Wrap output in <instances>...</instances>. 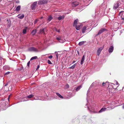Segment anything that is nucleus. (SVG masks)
Here are the masks:
<instances>
[{
    "mask_svg": "<svg viewBox=\"0 0 124 124\" xmlns=\"http://www.w3.org/2000/svg\"><path fill=\"white\" fill-rule=\"evenodd\" d=\"M39 20V19H36L35 20V21H34V23L35 24L36 23H37V22Z\"/></svg>",
    "mask_w": 124,
    "mask_h": 124,
    "instance_id": "nucleus-39",
    "label": "nucleus"
},
{
    "mask_svg": "<svg viewBox=\"0 0 124 124\" xmlns=\"http://www.w3.org/2000/svg\"><path fill=\"white\" fill-rule=\"evenodd\" d=\"M78 5V2L75 1L73 2L72 4V6L73 7H75Z\"/></svg>",
    "mask_w": 124,
    "mask_h": 124,
    "instance_id": "nucleus-16",
    "label": "nucleus"
},
{
    "mask_svg": "<svg viewBox=\"0 0 124 124\" xmlns=\"http://www.w3.org/2000/svg\"><path fill=\"white\" fill-rule=\"evenodd\" d=\"M53 18L51 16H49L48 17V20L49 21H50Z\"/></svg>",
    "mask_w": 124,
    "mask_h": 124,
    "instance_id": "nucleus-27",
    "label": "nucleus"
},
{
    "mask_svg": "<svg viewBox=\"0 0 124 124\" xmlns=\"http://www.w3.org/2000/svg\"><path fill=\"white\" fill-rule=\"evenodd\" d=\"M121 4V3L120 1H118L116 3L114 4L113 7V9H116L118 8Z\"/></svg>",
    "mask_w": 124,
    "mask_h": 124,
    "instance_id": "nucleus-5",
    "label": "nucleus"
},
{
    "mask_svg": "<svg viewBox=\"0 0 124 124\" xmlns=\"http://www.w3.org/2000/svg\"><path fill=\"white\" fill-rule=\"evenodd\" d=\"M114 46L113 45L111 46L108 48V51L109 53H111L112 52L114 49Z\"/></svg>",
    "mask_w": 124,
    "mask_h": 124,
    "instance_id": "nucleus-13",
    "label": "nucleus"
},
{
    "mask_svg": "<svg viewBox=\"0 0 124 124\" xmlns=\"http://www.w3.org/2000/svg\"><path fill=\"white\" fill-rule=\"evenodd\" d=\"M21 6L20 5L18 6L16 8V10L17 12L19 11L20 9Z\"/></svg>",
    "mask_w": 124,
    "mask_h": 124,
    "instance_id": "nucleus-21",
    "label": "nucleus"
},
{
    "mask_svg": "<svg viewBox=\"0 0 124 124\" xmlns=\"http://www.w3.org/2000/svg\"><path fill=\"white\" fill-rule=\"evenodd\" d=\"M78 90V87L76 88V90Z\"/></svg>",
    "mask_w": 124,
    "mask_h": 124,
    "instance_id": "nucleus-53",
    "label": "nucleus"
},
{
    "mask_svg": "<svg viewBox=\"0 0 124 124\" xmlns=\"http://www.w3.org/2000/svg\"><path fill=\"white\" fill-rule=\"evenodd\" d=\"M82 87V85H80L78 86V90H79Z\"/></svg>",
    "mask_w": 124,
    "mask_h": 124,
    "instance_id": "nucleus-38",
    "label": "nucleus"
},
{
    "mask_svg": "<svg viewBox=\"0 0 124 124\" xmlns=\"http://www.w3.org/2000/svg\"><path fill=\"white\" fill-rule=\"evenodd\" d=\"M104 47V46L102 47H101L100 48H99L97 50V54L98 56H99L100 55L101 51L103 49Z\"/></svg>",
    "mask_w": 124,
    "mask_h": 124,
    "instance_id": "nucleus-10",
    "label": "nucleus"
},
{
    "mask_svg": "<svg viewBox=\"0 0 124 124\" xmlns=\"http://www.w3.org/2000/svg\"><path fill=\"white\" fill-rule=\"evenodd\" d=\"M8 85V83H7L6 84H5L4 85V86H7Z\"/></svg>",
    "mask_w": 124,
    "mask_h": 124,
    "instance_id": "nucleus-48",
    "label": "nucleus"
},
{
    "mask_svg": "<svg viewBox=\"0 0 124 124\" xmlns=\"http://www.w3.org/2000/svg\"><path fill=\"white\" fill-rule=\"evenodd\" d=\"M84 59H85V56H84V55L82 58V59L81 60V61L80 62V63L81 65L83 64V62L84 60Z\"/></svg>",
    "mask_w": 124,
    "mask_h": 124,
    "instance_id": "nucleus-20",
    "label": "nucleus"
},
{
    "mask_svg": "<svg viewBox=\"0 0 124 124\" xmlns=\"http://www.w3.org/2000/svg\"><path fill=\"white\" fill-rule=\"evenodd\" d=\"M119 16H120L121 20V23H123L124 22V11H121L119 14Z\"/></svg>",
    "mask_w": 124,
    "mask_h": 124,
    "instance_id": "nucleus-3",
    "label": "nucleus"
},
{
    "mask_svg": "<svg viewBox=\"0 0 124 124\" xmlns=\"http://www.w3.org/2000/svg\"><path fill=\"white\" fill-rule=\"evenodd\" d=\"M64 18V17H63L62 16H60L58 17V19L59 20H60L62 19V18Z\"/></svg>",
    "mask_w": 124,
    "mask_h": 124,
    "instance_id": "nucleus-33",
    "label": "nucleus"
},
{
    "mask_svg": "<svg viewBox=\"0 0 124 124\" xmlns=\"http://www.w3.org/2000/svg\"><path fill=\"white\" fill-rule=\"evenodd\" d=\"M27 27L26 28H25L23 30V33L24 34H25L26 32V29Z\"/></svg>",
    "mask_w": 124,
    "mask_h": 124,
    "instance_id": "nucleus-32",
    "label": "nucleus"
},
{
    "mask_svg": "<svg viewBox=\"0 0 124 124\" xmlns=\"http://www.w3.org/2000/svg\"><path fill=\"white\" fill-rule=\"evenodd\" d=\"M56 39L60 42L62 43L64 42V41L62 39V37L61 36H59L58 37H57Z\"/></svg>",
    "mask_w": 124,
    "mask_h": 124,
    "instance_id": "nucleus-14",
    "label": "nucleus"
},
{
    "mask_svg": "<svg viewBox=\"0 0 124 124\" xmlns=\"http://www.w3.org/2000/svg\"><path fill=\"white\" fill-rule=\"evenodd\" d=\"M95 83L93 82L90 86L89 89L91 88L92 87L93 85Z\"/></svg>",
    "mask_w": 124,
    "mask_h": 124,
    "instance_id": "nucleus-37",
    "label": "nucleus"
},
{
    "mask_svg": "<svg viewBox=\"0 0 124 124\" xmlns=\"http://www.w3.org/2000/svg\"><path fill=\"white\" fill-rule=\"evenodd\" d=\"M86 27L85 26L83 27L82 29V32L83 33H85L86 31Z\"/></svg>",
    "mask_w": 124,
    "mask_h": 124,
    "instance_id": "nucleus-19",
    "label": "nucleus"
},
{
    "mask_svg": "<svg viewBox=\"0 0 124 124\" xmlns=\"http://www.w3.org/2000/svg\"><path fill=\"white\" fill-rule=\"evenodd\" d=\"M75 62V61H73V63H74Z\"/></svg>",
    "mask_w": 124,
    "mask_h": 124,
    "instance_id": "nucleus-54",
    "label": "nucleus"
},
{
    "mask_svg": "<svg viewBox=\"0 0 124 124\" xmlns=\"http://www.w3.org/2000/svg\"><path fill=\"white\" fill-rule=\"evenodd\" d=\"M4 67H3V68H4Z\"/></svg>",
    "mask_w": 124,
    "mask_h": 124,
    "instance_id": "nucleus-56",
    "label": "nucleus"
},
{
    "mask_svg": "<svg viewBox=\"0 0 124 124\" xmlns=\"http://www.w3.org/2000/svg\"><path fill=\"white\" fill-rule=\"evenodd\" d=\"M107 108H101L99 111V113H100L103 112L106 110Z\"/></svg>",
    "mask_w": 124,
    "mask_h": 124,
    "instance_id": "nucleus-18",
    "label": "nucleus"
},
{
    "mask_svg": "<svg viewBox=\"0 0 124 124\" xmlns=\"http://www.w3.org/2000/svg\"><path fill=\"white\" fill-rule=\"evenodd\" d=\"M107 30V29L105 28H101L99 30V31L98 33L96 35V36H98V35L100 34H101V33H102L103 32H104V31H106Z\"/></svg>",
    "mask_w": 124,
    "mask_h": 124,
    "instance_id": "nucleus-8",
    "label": "nucleus"
},
{
    "mask_svg": "<svg viewBox=\"0 0 124 124\" xmlns=\"http://www.w3.org/2000/svg\"><path fill=\"white\" fill-rule=\"evenodd\" d=\"M23 69V67H20L18 69V70H22Z\"/></svg>",
    "mask_w": 124,
    "mask_h": 124,
    "instance_id": "nucleus-34",
    "label": "nucleus"
},
{
    "mask_svg": "<svg viewBox=\"0 0 124 124\" xmlns=\"http://www.w3.org/2000/svg\"><path fill=\"white\" fill-rule=\"evenodd\" d=\"M88 108L90 112H94V110L93 108H92L91 109H90L88 107Z\"/></svg>",
    "mask_w": 124,
    "mask_h": 124,
    "instance_id": "nucleus-24",
    "label": "nucleus"
},
{
    "mask_svg": "<svg viewBox=\"0 0 124 124\" xmlns=\"http://www.w3.org/2000/svg\"><path fill=\"white\" fill-rule=\"evenodd\" d=\"M56 55L57 58H58V53H57L56 54Z\"/></svg>",
    "mask_w": 124,
    "mask_h": 124,
    "instance_id": "nucleus-47",
    "label": "nucleus"
},
{
    "mask_svg": "<svg viewBox=\"0 0 124 124\" xmlns=\"http://www.w3.org/2000/svg\"><path fill=\"white\" fill-rule=\"evenodd\" d=\"M55 30L56 31H57L58 32H60V30H58L56 29H55Z\"/></svg>",
    "mask_w": 124,
    "mask_h": 124,
    "instance_id": "nucleus-42",
    "label": "nucleus"
},
{
    "mask_svg": "<svg viewBox=\"0 0 124 124\" xmlns=\"http://www.w3.org/2000/svg\"><path fill=\"white\" fill-rule=\"evenodd\" d=\"M46 31V28H42L41 29L39 32V34H45V31Z\"/></svg>",
    "mask_w": 124,
    "mask_h": 124,
    "instance_id": "nucleus-9",
    "label": "nucleus"
},
{
    "mask_svg": "<svg viewBox=\"0 0 124 124\" xmlns=\"http://www.w3.org/2000/svg\"><path fill=\"white\" fill-rule=\"evenodd\" d=\"M80 6H79V8H78V9H79L80 10H80V12L82 10H83V9H84L83 8V7H84V6H81L80 7H79Z\"/></svg>",
    "mask_w": 124,
    "mask_h": 124,
    "instance_id": "nucleus-22",
    "label": "nucleus"
},
{
    "mask_svg": "<svg viewBox=\"0 0 124 124\" xmlns=\"http://www.w3.org/2000/svg\"><path fill=\"white\" fill-rule=\"evenodd\" d=\"M48 0H39L38 2L39 5H42L47 4L48 2Z\"/></svg>",
    "mask_w": 124,
    "mask_h": 124,
    "instance_id": "nucleus-6",
    "label": "nucleus"
},
{
    "mask_svg": "<svg viewBox=\"0 0 124 124\" xmlns=\"http://www.w3.org/2000/svg\"><path fill=\"white\" fill-rule=\"evenodd\" d=\"M9 97L8 98V100L9 101Z\"/></svg>",
    "mask_w": 124,
    "mask_h": 124,
    "instance_id": "nucleus-51",
    "label": "nucleus"
},
{
    "mask_svg": "<svg viewBox=\"0 0 124 124\" xmlns=\"http://www.w3.org/2000/svg\"><path fill=\"white\" fill-rule=\"evenodd\" d=\"M121 22L120 23H118L117 22H115L114 23V28L115 29H116L117 30L119 28V25H121V24H122L121 23Z\"/></svg>",
    "mask_w": 124,
    "mask_h": 124,
    "instance_id": "nucleus-7",
    "label": "nucleus"
},
{
    "mask_svg": "<svg viewBox=\"0 0 124 124\" xmlns=\"http://www.w3.org/2000/svg\"><path fill=\"white\" fill-rule=\"evenodd\" d=\"M69 85L68 84H67L66 85L65 88L67 89L69 88Z\"/></svg>",
    "mask_w": 124,
    "mask_h": 124,
    "instance_id": "nucleus-36",
    "label": "nucleus"
},
{
    "mask_svg": "<svg viewBox=\"0 0 124 124\" xmlns=\"http://www.w3.org/2000/svg\"><path fill=\"white\" fill-rule=\"evenodd\" d=\"M37 4V2L35 1L33 2L31 5V8L32 10H34L36 8V6Z\"/></svg>",
    "mask_w": 124,
    "mask_h": 124,
    "instance_id": "nucleus-12",
    "label": "nucleus"
},
{
    "mask_svg": "<svg viewBox=\"0 0 124 124\" xmlns=\"http://www.w3.org/2000/svg\"><path fill=\"white\" fill-rule=\"evenodd\" d=\"M82 26V25L80 24L79 25L78 24V30L80 29V28Z\"/></svg>",
    "mask_w": 124,
    "mask_h": 124,
    "instance_id": "nucleus-31",
    "label": "nucleus"
},
{
    "mask_svg": "<svg viewBox=\"0 0 124 124\" xmlns=\"http://www.w3.org/2000/svg\"><path fill=\"white\" fill-rule=\"evenodd\" d=\"M107 8V5L106 4H102L101 6V8L102 10V11L101 10L99 11V10L97 9H95V15H100V16H103L104 15L105 10Z\"/></svg>",
    "mask_w": 124,
    "mask_h": 124,
    "instance_id": "nucleus-1",
    "label": "nucleus"
},
{
    "mask_svg": "<svg viewBox=\"0 0 124 124\" xmlns=\"http://www.w3.org/2000/svg\"><path fill=\"white\" fill-rule=\"evenodd\" d=\"M39 68V65H38V66H37V68L36 69V70H38V69Z\"/></svg>",
    "mask_w": 124,
    "mask_h": 124,
    "instance_id": "nucleus-46",
    "label": "nucleus"
},
{
    "mask_svg": "<svg viewBox=\"0 0 124 124\" xmlns=\"http://www.w3.org/2000/svg\"><path fill=\"white\" fill-rule=\"evenodd\" d=\"M36 31V30H34L32 31L31 32V34L33 35H34L35 34Z\"/></svg>",
    "mask_w": 124,
    "mask_h": 124,
    "instance_id": "nucleus-23",
    "label": "nucleus"
},
{
    "mask_svg": "<svg viewBox=\"0 0 124 124\" xmlns=\"http://www.w3.org/2000/svg\"><path fill=\"white\" fill-rule=\"evenodd\" d=\"M77 24L78 19H77L74 20L73 24V26L75 27L77 30H78V26H77Z\"/></svg>",
    "mask_w": 124,
    "mask_h": 124,
    "instance_id": "nucleus-11",
    "label": "nucleus"
},
{
    "mask_svg": "<svg viewBox=\"0 0 124 124\" xmlns=\"http://www.w3.org/2000/svg\"><path fill=\"white\" fill-rule=\"evenodd\" d=\"M18 16V18L20 19H22L24 17V15L23 14H19Z\"/></svg>",
    "mask_w": 124,
    "mask_h": 124,
    "instance_id": "nucleus-17",
    "label": "nucleus"
},
{
    "mask_svg": "<svg viewBox=\"0 0 124 124\" xmlns=\"http://www.w3.org/2000/svg\"><path fill=\"white\" fill-rule=\"evenodd\" d=\"M79 54V52H78V54Z\"/></svg>",
    "mask_w": 124,
    "mask_h": 124,
    "instance_id": "nucleus-55",
    "label": "nucleus"
},
{
    "mask_svg": "<svg viewBox=\"0 0 124 124\" xmlns=\"http://www.w3.org/2000/svg\"><path fill=\"white\" fill-rule=\"evenodd\" d=\"M42 18H43V17H40V19H42Z\"/></svg>",
    "mask_w": 124,
    "mask_h": 124,
    "instance_id": "nucleus-52",
    "label": "nucleus"
},
{
    "mask_svg": "<svg viewBox=\"0 0 124 124\" xmlns=\"http://www.w3.org/2000/svg\"><path fill=\"white\" fill-rule=\"evenodd\" d=\"M38 57L37 56H34L32 57L30 59V60H32L33 59H37Z\"/></svg>",
    "mask_w": 124,
    "mask_h": 124,
    "instance_id": "nucleus-28",
    "label": "nucleus"
},
{
    "mask_svg": "<svg viewBox=\"0 0 124 124\" xmlns=\"http://www.w3.org/2000/svg\"><path fill=\"white\" fill-rule=\"evenodd\" d=\"M119 16H120L121 20V23H123L124 22V11H121L119 14Z\"/></svg>",
    "mask_w": 124,
    "mask_h": 124,
    "instance_id": "nucleus-2",
    "label": "nucleus"
},
{
    "mask_svg": "<svg viewBox=\"0 0 124 124\" xmlns=\"http://www.w3.org/2000/svg\"><path fill=\"white\" fill-rule=\"evenodd\" d=\"M7 21L8 22L7 23V26L9 27L11 26V24L10 20V19H8L7 20Z\"/></svg>",
    "mask_w": 124,
    "mask_h": 124,
    "instance_id": "nucleus-15",
    "label": "nucleus"
},
{
    "mask_svg": "<svg viewBox=\"0 0 124 124\" xmlns=\"http://www.w3.org/2000/svg\"><path fill=\"white\" fill-rule=\"evenodd\" d=\"M102 85L103 86H105V85H106V86H107V85L108 86L109 85V84H108V82H106V83L103 82L102 84Z\"/></svg>",
    "mask_w": 124,
    "mask_h": 124,
    "instance_id": "nucleus-25",
    "label": "nucleus"
},
{
    "mask_svg": "<svg viewBox=\"0 0 124 124\" xmlns=\"http://www.w3.org/2000/svg\"><path fill=\"white\" fill-rule=\"evenodd\" d=\"M10 73V72H6L5 74V75H8V74H9V73Z\"/></svg>",
    "mask_w": 124,
    "mask_h": 124,
    "instance_id": "nucleus-44",
    "label": "nucleus"
},
{
    "mask_svg": "<svg viewBox=\"0 0 124 124\" xmlns=\"http://www.w3.org/2000/svg\"><path fill=\"white\" fill-rule=\"evenodd\" d=\"M122 108L123 109H124V105L123 106Z\"/></svg>",
    "mask_w": 124,
    "mask_h": 124,
    "instance_id": "nucleus-49",
    "label": "nucleus"
},
{
    "mask_svg": "<svg viewBox=\"0 0 124 124\" xmlns=\"http://www.w3.org/2000/svg\"><path fill=\"white\" fill-rule=\"evenodd\" d=\"M30 61H29L28 62L27 64V66H28V67H29L30 66L29 65H30Z\"/></svg>",
    "mask_w": 124,
    "mask_h": 124,
    "instance_id": "nucleus-41",
    "label": "nucleus"
},
{
    "mask_svg": "<svg viewBox=\"0 0 124 124\" xmlns=\"http://www.w3.org/2000/svg\"><path fill=\"white\" fill-rule=\"evenodd\" d=\"M119 84H118V82H116V85H118Z\"/></svg>",
    "mask_w": 124,
    "mask_h": 124,
    "instance_id": "nucleus-50",
    "label": "nucleus"
},
{
    "mask_svg": "<svg viewBox=\"0 0 124 124\" xmlns=\"http://www.w3.org/2000/svg\"><path fill=\"white\" fill-rule=\"evenodd\" d=\"M53 56L52 55H51L49 56H48V57L50 58H52L53 57Z\"/></svg>",
    "mask_w": 124,
    "mask_h": 124,
    "instance_id": "nucleus-43",
    "label": "nucleus"
},
{
    "mask_svg": "<svg viewBox=\"0 0 124 124\" xmlns=\"http://www.w3.org/2000/svg\"><path fill=\"white\" fill-rule=\"evenodd\" d=\"M34 95L33 94H31L27 96V97L28 98H31L34 97Z\"/></svg>",
    "mask_w": 124,
    "mask_h": 124,
    "instance_id": "nucleus-29",
    "label": "nucleus"
},
{
    "mask_svg": "<svg viewBox=\"0 0 124 124\" xmlns=\"http://www.w3.org/2000/svg\"><path fill=\"white\" fill-rule=\"evenodd\" d=\"M28 50L31 52H38L39 51L37 48L33 47H31L29 48Z\"/></svg>",
    "mask_w": 124,
    "mask_h": 124,
    "instance_id": "nucleus-4",
    "label": "nucleus"
},
{
    "mask_svg": "<svg viewBox=\"0 0 124 124\" xmlns=\"http://www.w3.org/2000/svg\"><path fill=\"white\" fill-rule=\"evenodd\" d=\"M108 108V109H107V110H111V109L112 108H111L110 107H109V108Z\"/></svg>",
    "mask_w": 124,
    "mask_h": 124,
    "instance_id": "nucleus-45",
    "label": "nucleus"
},
{
    "mask_svg": "<svg viewBox=\"0 0 124 124\" xmlns=\"http://www.w3.org/2000/svg\"><path fill=\"white\" fill-rule=\"evenodd\" d=\"M75 66H76L75 64L73 65L72 66H71V67H70L69 68L73 69L74 67H75Z\"/></svg>",
    "mask_w": 124,
    "mask_h": 124,
    "instance_id": "nucleus-35",
    "label": "nucleus"
},
{
    "mask_svg": "<svg viewBox=\"0 0 124 124\" xmlns=\"http://www.w3.org/2000/svg\"><path fill=\"white\" fill-rule=\"evenodd\" d=\"M84 43H85V42L84 41H81V42H80L78 44L79 45L81 46V45H83L84 44Z\"/></svg>",
    "mask_w": 124,
    "mask_h": 124,
    "instance_id": "nucleus-30",
    "label": "nucleus"
},
{
    "mask_svg": "<svg viewBox=\"0 0 124 124\" xmlns=\"http://www.w3.org/2000/svg\"><path fill=\"white\" fill-rule=\"evenodd\" d=\"M48 63L49 64H52V62H51L49 60H48Z\"/></svg>",
    "mask_w": 124,
    "mask_h": 124,
    "instance_id": "nucleus-40",
    "label": "nucleus"
},
{
    "mask_svg": "<svg viewBox=\"0 0 124 124\" xmlns=\"http://www.w3.org/2000/svg\"><path fill=\"white\" fill-rule=\"evenodd\" d=\"M56 94L60 98H63V97L60 94H59V93H56Z\"/></svg>",
    "mask_w": 124,
    "mask_h": 124,
    "instance_id": "nucleus-26",
    "label": "nucleus"
}]
</instances>
